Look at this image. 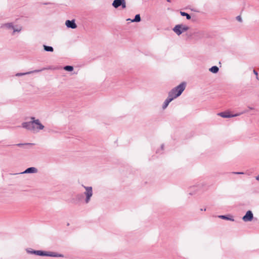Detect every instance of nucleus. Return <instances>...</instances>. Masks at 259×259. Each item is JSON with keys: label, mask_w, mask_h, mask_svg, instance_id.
Masks as SVG:
<instances>
[{"label": "nucleus", "mask_w": 259, "mask_h": 259, "mask_svg": "<svg viewBox=\"0 0 259 259\" xmlns=\"http://www.w3.org/2000/svg\"><path fill=\"white\" fill-rule=\"evenodd\" d=\"M22 127L32 133L36 134L43 130L45 126L41 123L38 119L34 117L30 118V121L24 122L22 123Z\"/></svg>", "instance_id": "obj_1"}, {"label": "nucleus", "mask_w": 259, "mask_h": 259, "mask_svg": "<svg viewBox=\"0 0 259 259\" xmlns=\"http://www.w3.org/2000/svg\"><path fill=\"white\" fill-rule=\"evenodd\" d=\"M81 186L84 189V192L83 194H76L74 200L76 202H83L85 204H88L93 196V188L91 186H85L83 185Z\"/></svg>", "instance_id": "obj_2"}, {"label": "nucleus", "mask_w": 259, "mask_h": 259, "mask_svg": "<svg viewBox=\"0 0 259 259\" xmlns=\"http://www.w3.org/2000/svg\"><path fill=\"white\" fill-rule=\"evenodd\" d=\"M26 251L29 254H34L39 256H52V257H63L62 254L57 253L54 252H47L41 250H34L32 248L26 249Z\"/></svg>", "instance_id": "obj_3"}, {"label": "nucleus", "mask_w": 259, "mask_h": 259, "mask_svg": "<svg viewBox=\"0 0 259 259\" xmlns=\"http://www.w3.org/2000/svg\"><path fill=\"white\" fill-rule=\"evenodd\" d=\"M186 86V84L185 82H182L179 85L170 91L168 95L170 97L172 98L173 99H176L182 94L183 92L185 90Z\"/></svg>", "instance_id": "obj_4"}, {"label": "nucleus", "mask_w": 259, "mask_h": 259, "mask_svg": "<svg viewBox=\"0 0 259 259\" xmlns=\"http://www.w3.org/2000/svg\"><path fill=\"white\" fill-rule=\"evenodd\" d=\"M189 29V27L187 25L181 24L176 25L173 28V31L178 35H180L182 33L187 31Z\"/></svg>", "instance_id": "obj_5"}, {"label": "nucleus", "mask_w": 259, "mask_h": 259, "mask_svg": "<svg viewBox=\"0 0 259 259\" xmlns=\"http://www.w3.org/2000/svg\"><path fill=\"white\" fill-rule=\"evenodd\" d=\"M253 218V213L251 211L248 210L246 212L245 215L242 218V220L244 222H250L252 220Z\"/></svg>", "instance_id": "obj_6"}, {"label": "nucleus", "mask_w": 259, "mask_h": 259, "mask_svg": "<svg viewBox=\"0 0 259 259\" xmlns=\"http://www.w3.org/2000/svg\"><path fill=\"white\" fill-rule=\"evenodd\" d=\"M65 25L67 28L75 29L77 28V25L75 23V20H67L65 21Z\"/></svg>", "instance_id": "obj_7"}, {"label": "nucleus", "mask_w": 259, "mask_h": 259, "mask_svg": "<svg viewBox=\"0 0 259 259\" xmlns=\"http://www.w3.org/2000/svg\"><path fill=\"white\" fill-rule=\"evenodd\" d=\"M218 115L219 116H220L222 117H223V118H230V117L237 116L239 115V114L233 115V114H231L229 112H223L219 113L218 114Z\"/></svg>", "instance_id": "obj_8"}, {"label": "nucleus", "mask_w": 259, "mask_h": 259, "mask_svg": "<svg viewBox=\"0 0 259 259\" xmlns=\"http://www.w3.org/2000/svg\"><path fill=\"white\" fill-rule=\"evenodd\" d=\"M13 30V32L12 34L14 35L16 33H20L22 30V26L20 25H13V27L11 28Z\"/></svg>", "instance_id": "obj_9"}, {"label": "nucleus", "mask_w": 259, "mask_h": 259, "mask_svg": "<svg viewBox=\"0 0 259 259\" xmlns=\"http://www.w3.org/2000/svg\"><path fill=\"white\" fill-rule=\"evenodd\" d=\"M38 171L36 168L34 167H31L27 168L21 174H36Z\"/></svg>", "instance_id": "obj_10"}, {"label": "nucleus", "mask_w": 259, "mask_h": 259, "mask_svg": "<svg viewBox=\"0 0 259 259\" xmlns=\"http://www.w3.org/2000/svg\"><path fill=\"white\" fill-rule=\"evenodd\" d=\"M174 99L170 97L168 95L167 98L166 99V100L164 101V103L162 105V109L164 110L166 108V107L168 106L169 103L172 101Z\"/></svg>", "instance_id": "obj_11"}, {"label": "nucleus", "mask_w": 259, "mask_h": 259, "mask_svg": "<svg viewBox=\"0 0 259 259\" xmlns=\"http://www.w3.org/2000/svg\"><path fill=\"white\" fill-rule=\"evenodd\" d=\"M122 0H114L112 3V6L115 8H117L119 6H120Z\"/></svg>", "instance_id": "obj_12"}, {"label": "nucleus", "mask_w": 259, "mask_h": 259, "mask_svg": "<svg viewBox=\"0 0 259 259\" xmlns=\"http://www.w3.org/2000/svg\"><path fill=\"white\" fill-rule=\"evenodd\" d=\"M14 24L13 23H7L3 24L1 27L7 29H11L13 27Z\"/></svg>", "instance_id": "obj_13"}, {"label": "nucleus", "mask_w": 259, "mask_h": 259, "mask_svg": "<svg viewBox=\"0 0 259 259\" xmlns=\"http://www.w3.org/2000/svg\"><path fill=\"white\" fill-rule=\"evenodd\" d=\"M40 71V70H35L34 71H30V72H26V73H17L16 75L17 76H19L24 75H26V74H28L31 73L38 72Z\"/></svg>", "instance_id": "obj_14"}, {"label": "nucleus", "mask_w": 259, "mask_h": 259, "mask_svg": "<svg viewBox=\"0 0 259 259\" xmlns=\"http://www.w3.org/2000/svg\"><path fill=\"white\" fill-rule=\"evenodd\" d=\"M219 68L217 66L211 67L209 69V70L213 73H217L219 71Z\"/></svg>", "instance_id": "obj_15"}, {"label": "nucleus", "mask_w": 259, "mask_h": 259, "mask_svg": "<svg viewBox=\"0 0 259 259\" xmlns=\"http://www.w3.org/2000/svg\"><path fill=\"white\" fill-rule=\"evenodd\" d=\"M141 21V17L140 14H137L134 19L131 20V22H139Z\"/></svg>", "instance_id": "obj_16"}, {"label": "nucleus", "mask_w": 259, "mask_h": 259, "mask_svg": "<svg viewBox=\"0 0 259 259\" xmlns=\"http://www.w3.org/2000/svg\"><path fill=\"white\" fill-rule=\"evenodd\" d=\"M44 50L47 52H52L54 51V49L52 47L47 46L46 45L43 46Z\"/></svg>", "instance_id": "obj_17"}, {"label": "nucleus", "mask_w": 259, "mask_h": 259, "mask_svg": "<svg viewBox=\"0 0 259 259\" xmlns=\"http://www.w3.org/2000/svg\"><path fill=\"white\" fill-rule=\"evenodd\" d=\"M180 14L182 16H186L188 20H190L191 19V16L186 12L181 11Z\"/></svg>", "instance_id": "obj_18"}, {"label": "nucleus", "mask_w": 259, "mask_h": 259, "mask_svg": "<svg viewBox=\"0 0 259 259\" xmlns=\"http://www.w3.org/2000/svg\"><path fill=\"white\" fill-rule=\"evenodd\" d=\"M64 69L68 71H71L73 70V67L71 66H66L64 67Z\"/></svg>", "instance_id": "obj_19"}, {"label": "nucleus", "mask_w": 259, "mask_h": 259, "mask_svg": "<svg viewBox=\"0 0 259 259\" xmlns=\"http://www.w3.org/2000/svg\"><path fill=\"white\" fill-rule=\"evenodd\" d=\"M219 218L223 219L231 220V221H234V220L233 219L229 218H228V217H227V216H225V215H220Z\"/></svg>", "instance_id": "obj_20"}, {"label": "nucleus", "mask_w": 259, "mask_h": 259, "mask_svg": "<svg viewBox=\"0 0 259 259\" xmlns=\"http://www.w3.org/2000/svg\"><path fill=\"white\" fill-rule=\"evenodd\" d=\"M122 4H121L120 6H121L122 8L123 9H124L126 8V2H125V0H122V3H121Z\"/></svg>", "instance_id": "obj_21"}, {"label": "nucleus", "mask_w": 259, "mask_h": 259, "mask_svg": "<svg viewBox=\"0 0 259 259\" xmlns=\"http://www.w3.org/2000/svg\"><path fill=\"white\" fill-rule=\"evenodd\" d=\"M202 34L201 32L200 31H196L193 33V35L196 36H200Z\"/></svg>", "instance_id": "obj_22"}, {"label": "nucleus", "mask_w": 259, "mask_h": 259, "mask_svg": "<svg viewBox=\"0 0 259 259\" xmlns=\"http://www.w3.org/2000/svg\"><path fill=\"white\" fill-rule=\"evenodd\" d=\"M253 72L254 74H255V75H256V79H258L257 72L255 70H253Z\"/></svg>", "instance_id": "obj_23"}, {"label": "nucleus", "mask_w": 259, "mask_h": 259, "mask_svg": "<svg viewBox=\"0 0 259 259\" xmlns=\"http://www.w3.org/2000/svg\"><path fill=\"white\" fill-rule=\"evenodd\" d=\"M237 19L239 21H240V22L242 21V19H241V17H240V16H238V17H237Z\"/></svg>", "instance_id": "obj_24"}, {"label": "nucleus", "mask_w": 259, "mask_h": 259, "mask_svg": "<svg viewBox=\"0 0 259 259\" xmlns=\"http://www.w3.org/2000/svg\"><path fill=\"white\" fill-rule=\"evenodd\" d=\"M234 174H243V172H234Z\"/></svg>", "instance_id": "obj_25"}, {"label": "nucleus", "mask_w": 259, "mask_h": 259, "mask_svg": "<svg viewBox=\"0 0 259 259\" xmlns=\"http://www.w3.org/2000/svg\"><path fill=\"white\" fill-rule=\"evenodd\" d=\"M256 180H257V181H259V175L256 177Z\"/></svg>", "instance_id": "obj_26"}, {"label": "nucleus", "mask_w": 259, "mask_h": 259, "mask_svg": "<svg viewBox=\"0 0 259 259\" xmlns=\"http://www.w3.org/2000/svg\"><path fill=\"white\" fill-rule=\"evenodd\" d=\"M133 20V19H130V18H128V19H126V21H130V22H131V20Z\"/></svg>", "instance_id": "obj_27"}, {"label": "nucleus", "mask_w": 259, "mask_h": 259, "mask_svg": "<svg viewBox=\"0 0 259 259\" xmlns=\"http://www.w3.org/2000/svg\"><path fill=\"white\" fill-rule=\"evenodd\" d=\"M23 144H17L18 146H21V145H23Z\"/></svg>", "instance_id": "obj_28"}, {"label": "nucleus", "mask_w": 259, "mask_h": 259, "mask_svg": "<svg viewBox=\"0 0 259 259\" xmlns=\"http://www.w3.org/2000/svg\"><path fill=\"white\" fill-rule=\"evenodd\" d=\"M168 2H170V0H167Z\"/></svg>", "instance_id": "obj_29"}]
</instances>
